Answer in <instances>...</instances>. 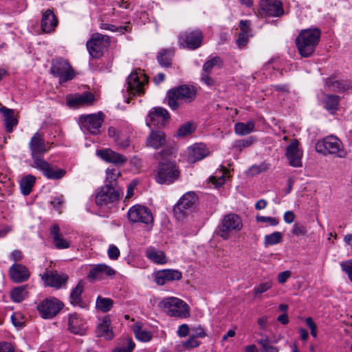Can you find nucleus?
Wrapping results in <instances>:
<instances>
[{
  "mask_svg": "<svg viewBox=\"0 0 352 352\" xmlns=\"http://www.w3.org/2000/svg\"><path fill=\"white\" fill-rule=\"evenodd\" d=\"M173 154V148L164 147L155 154V158L160 160L155 174V180L158 184L169 185L178 179L180 172L176 163L168 159Z\"/></svg>",
  "mask_w": 352,
  "mask_h": 352,
  "instance_id": "1",
  "label": "nucleus"
},
{
  "mask_svg": "<svg viewBox=\"0 0 352 352\" xmlns=\"http://www.w3.org/2000/svg\"><path fill=\"white\" fill-rule=\"evenodd\" d=\"M321 31L318 28L302 30L296 38V43L300 54L309 57L314 53L320 41Z\"/></svg>",
  "mask_w": 352,
  "mask_h": 352,
  "instance_id": "2",
  "label": "nucleus"
},
{
  "mask_svg": "<svg viewBox=\"0 0 352 352\" xmlns=\"http://www.w3.org/2000/svg\"><path fill=\"white\" fill-rule=\"evenodd\" d=\"M167 100L170 108L176 110L184 103H190L196 98V90L193 87L181 85L167 93Z\"/></svg>",
  "mask_w": 352,
  "mask_h": 352,
  "instance_id": "3",
  "label": "nucleus"
},
{
  "mask_svg": "<svg viewBox=\"0 0 352 352\" xmlns=\"http://www.w3.org/2000/svg\"><path fill=\"white\" fill-rule=\"evenodd\" d=\"M158 307L168 316L178 318H186L190 316V307L184 300L176 297L163 298Z\"/></svg>",
  "mask_w": 352,
  "mask_h": 352,
  "instance_id": "4",
  "label": "nucleus"
},
{
  "mask_svg": "<svg viewBox=\"0 0 352 352\" xmlns=\"http://www.w3.org/2000/svg\"><path fill=\"white\" fill-rule=\"evenodd\" d=\"M243 227L241 217L234 213H229L223 217L221 223L215 230L217 236L224 240L230 239L232 233L238 232Z\"/></svg>",
  "mask_w": 352,
  "mask_h": 352,
  "instance_id": "5",
  "label": "nucleus"
},
{
  "mask_svg": "<svg viewBox=\"0 0 352 352\" xmlns=\"http://www.w3.org/2000/svg\"><path fill=\"white\" fill-rule=\"evenodd\" d=\"M316 151L324 155L333 154L338 157H345L347 152L343 148L341 141L336 136H327L318 140L316 144Z\"/></svg>",
  "mask_w": 352,
  "mask_h": 352,
  "instance_id": "6",
  "label": "nucleus"
},
{
  "mask_svg": "<svg viewBox=\"0 0 352 352\" xmlns=\"http://www.w3.org/2000/svg\"><path fill=\"white\" fill-rule=\"evenodd\" d=\"M29 148L33 160L32 164H36L44 160L43 155L50 151V146L49 142L45 140L43 133L37 131L31 138Z\"/></svg>",
  "mask_w": 352,
  "mask_h": 352,
  "instance_id": "7",
  "label": "nucleus"
},
{
  "mask_svg": "<svg viewBox=\"0 0 352 352\" xmlns=\"http://www.w3.org/2000/svg\"><path fill=\"white\" fill-rule=\"evenodd\" d=\"M104 117V114L102 111L97 113L81 115L78 118L79 125L84 132L98 135L100 133Z\"/></svg>",
  "mask_w": 352,
  "mask_h": 352,
  "instance_id": "8",
  "label": "nucleus"
},
{
  "mask_svg": "<svg viewBox=\"0 0 352 352\" xmlns=\"http://www.w3.org/2000/svg\"><path fill=\"white\" fill-rule=\"evenodd\" d=\"M148 82V76L141 69H136L131 72L127 78L126 90L130 96L143 95L144 86Z\"/></svg>",
  "mask_w": 352,
  "mask_h": 352,
  "instance_id": "9",
  "label": "nucleus"
},
{
  "mask_svg": "<svg viewBox=\"0 0 352 352\" xmlns=\"http://www.w3.org/2000/svg\"><path fill=\"white\" fill-rule=\"evenodd\" d=\"M197 197L193 192L185 193L174 206L173 212L178 220H182L190 214L197 201Z\"/></svg>",
  "mask_w": 352,
  "mask_h": 352,
  "instance_id": "10",
  "label": "nucleus"
},
{
  "mask_svg": "<svg viewBox=\"0 0 352 352\" xmlns=\"http://www.w3.org/2000/svg\"><path fill=\"white\" fill-rule=\"evenodd\" d=\"M110 44L108 36L100 33H94L87 42V48L90 55L95 58L101 57Z\"/></svg>",
  "mask_w": 352,
  "mask_h": 352,
  "instance_id": "11",
  "label": "nucleus"
},
{
  "mask_svg": "<svg viewBox=\"0 0 352 352\" xmlns=\"http://www.w3.org/2000/svg\"><path fill=\"white\" fill-rule=\"evenodd\" d=\"M50 71L54 76L59 78L60 83L72 80L75 75L70 63L63 58L52 60Z\"/></svg>",
  "mask_w": 352,
  "mask_h": 352,
  "instance_id": "12",
  "label": "nucleus"
},
{
  "mask_svg": "<svg viewBox=\"0 0 352 352\" xmlns=\"http://www.w3.org/2000/svg\"><path fill=\"white\" fill-rule=\"evenodd\" d=\"M120 196L119 191L114 186L105 184L98 189L95 201L101 208L109 207V205L119 200Z\"/></svg>",
  "mask_w": 352,
  "mask_h": 352,
  "instance_id": "13",
  "label": "nucleus"
},
{
  "mask_svg": "<svg viewBox=\"0 0 352 352\" xmlns=\"http://www.w3.org/2000/svg\"><path fill=\"white\" fill-rule=\"evenodd\" d=\"M63 307V303L56 298H46L37 305V309L43 318H52Z\"/></svg>",
  "mask_w": 352,
  "mask_h": 352,
  "instance_id": "14",
  "label": "nucleus"
},
{
  "mask_svg": "<svg viewBox=\"0 0 352 352\" xmlns=\"http://www.w3.org/2000/svg\"><path fill=\"white\" fill-rule=\"evenodd\" d=\"M31 166L40 170L43 173V176L48 179H60L66 174V170L65 169L52 166L45 160L36 164H31Z\"/></svg>",
  "mask_w": 352,
  "mask_h": 352,
  "instance_id": "15",
  "label": "nucleus"
},
{
  "mask_svg": "<svg viewBox=\"0 0 352 352\" xmlns=\"http://www.w3.org/2000/svg\"><path fill=\"white\" fill-rule=\"evenodd\" d=\"M128 218L133 223L148 224L153 222V218L151 211L145 206L135 205L128 211Z\"/></svg>",
  "mask_w": 352,
  "mask_h": 352,
  "instance_id": "16",
  "label": "nucleus"
},
{
  "mask_svg": "<svg viewBox=\"0 0 352 352\" xmlns=\"http://www.w3.org/2000/svg\"><path fill=\"white\" fill-rule=\"evenodd\" d=\"M203 38V34L199 30L186 31L179 35V43L190 50H196L201 46Z\"/></svg>",
  "mask_w": 352,
  "mask_h": 352,
  "instance_id": "17",
  "label": "nucleus"
},
{
  "mask_svg": "<svg viewBox=\"0 0 352 352\" xmlns=\"http://www.w3.org/2000/svg\"><path fill=\"white\" fill-rule=\"evenodd\" d=\"M41 278L47 286L60 289L66 286L69 276L57 271L46 270Z\"/></svg>",
  "mask_w": 352,
  "mask_h": 352,
  "instance_id": "18",
  "label": "nucleus"
},
{
  "mask_svg": "<svg viewBox=\"0 0 352 352\" xmlns=\"http://www.w3.org/2000/svg\"><path fill=\"white\" fill-rule=\"evenodd\" d=\"M169 118L170 115L166 109L162 107H153L149 111L146 122L149 127L151 124L162 126Z\"/></svg>",
  "mask_w": 352,
  "mask_h": 352,
  "instance_id": "19",
  "label": "nucleus"
},
{
  "mask_svg": "<svg viewBox=\"0 0 352 352\" xmlns=\"http://www.w3.org/2000/svg\"><path fill=\"white\" fill-rule=\"evenodd\" d=\"M8 275L12 282L20 283L25 282L29 279L30 272L25 265L14 263L10 267Z\"/></svg>",
  "mask_w": 352,
  "mask_h": 352,
  "instance_id": "20",
  "label": "nucleus"
},
{
  "mask_svg": "<svg viewBox=\"0 0 352 352\" xmlns=\"http://www.w3.org/2000/svg\"><path fill=\"white\" fill-rule=\"evenodd\" d=\"M286 157L289 160V165L294 167H301L302 153L299 149V142L294 140L286 148Z\"/></svg>",
  "mask_w": 352,
  "mask_h": 352,
  "instance_id": "21",
  "label": "nucleus"
},
{
  "mask_svg": "<svg viewBox=\"0 0 352 352\" xmlns=\"http://www.w3.org/2000/svg\"><path fill=\"white\" fill-rule=\"evenodd\" d=\"M260 8L268 16H280L284 13L282 3L276 0H262Z\"/></svg>",
  "mask_w": 352,
  "mask_h": 352,
  "instance_id": "22",
  "label": "nucleus"
},
{
  "mask_svg": "<svg viewBox=\"0 0 352 352\" xmlns=\"http://www.w3.org/2000/svg\"><path fill=\"white\" fill-rule=\"evenodd\" d=\"M166 144V135L162 130L151 129L146 140V146L157 150Z\"/></svg>",
  "mask_w": 352,
  "mask_h": 352,
  "instance_id": "23",
  "label": "nucleus"
},
{
  "mask_svg": "<svg viewBox=\"0 0 352 352\" xmlns=\"http://www.w3.org/2000/svg\"><path fill=\"white\" fill-rule=\"evenodd\" d=\"M116 274V271L110 266L100 263L93 266L87 275V278L89 279H102L104 275L111 277Z\"/></svg>",
  "mask_w": 352,
  "mask_h": 352,
  "instance_id": "24",
  "label": "nucleus"
},
{
  "mask_svg": "<svg viewBox=\"0 0 352 352\" xmlns=\"http://www.w3.org/2000/svg\"><path fill=\"white\" fill-rule=\"evenodd\" d=\"M324 87L329 91L341 92L352 88V84L345 80H339L332 76L324 80Z\"/></svg>",
  "mask_w": 352,
  "mask_h": 352,
  "instance_id": "25",
  "label": "nucleus"
},
{
  "mask_svg": "<svg viewBox=\"0 0 352 352\" xmlns=\"http://www.w3.org/2000/svg\"><path fill=\"white\" fill-rule=\"evenodd\" d=\"M97 155L105 162H110L116 165H122L127 161V157L126 156L109 148L97 151Z\"/></svg>",
  "mask_w": 352,
  "mask_h": 352,
  "instance_id": "26",
  "label": "nucleus"
},
{
  "mask_svg": "<svg viewBox=\"0 0 352 352\" xmlns=\"http://www.w3.org/2000/svg\"><path fill=\"white\" fill-rule=\"evenodd\" d=\"M85 320L76 313L71 314L68 317V329L74 334L82 335L86 331Z\"/></svg>",
  "mask_w": 352,
  "mask_h": 352,
  "instance_id": "27",
  "label": "nucleus"
},
{
  "mask_svg": "<svg viewBox=\"0 0 352 352\" xmlns=\"http://www.w3.org/2000/svg\"><path fill=\"white\" fill-rule=\"evenodd\" d=\"M57 25L58 19L52 10L47 9L43 13L41 28L44 32H52L55 30Z\"/></svg>",
  "mask_w": 352,
  "mask_h": 352,
  "instance_id": "28",
  "label": "nucleus"
},
{
  "mask_svg": "<svg viewBox=\"0 0 352 352\" xmlns=\"http://www.w3.org/2000/svg\"><path fill=\"white\" fill-rule=\"evenodd\" d=\"M208 155L206 146L203 144H195L188 148V162L195 163L202 160Z\"/></svg>",
  "mask_w": 352,
  "mask_h": 352,
  "instance_id": "29",
  "label": "nucleus"
},
{
  "mask_svg": "<svg viewBox=\"0 0 352 352\" xmlns=\"http://www.w3.org/2000/svg\"><path fill=\"white\" fill-rule=\"evenodd\" d=\"M50 234L54 244L57 249H67L70 246V241L63 238L58 225L54 224L50 228Z\"/></svg>",
  "mask_w": 352,
  "mask_h": 352,
  "instance_id": "30",
  "label": "nucleus"
},
{
  "mask_svg": "<svg viewBox=\"0 0 352 352\" xmlns=\"http://www.w3.org/2000/svg\"><path fill=\"white\" fill-rule=\"evenodd\" d=\"M0 113L3 115L7 132L11 133L13 127L18 123L16 118L14 117V110L3 106L0 108Z\"/></svg>",
  "mask_w": 352,
  "mask_h": 352,
  "instance_id": "31",
  "label": "nucleus"
},
{
  "mask_svg": "<svg viewBox=\"0 0 352 352\" xmlns=\"http://www.w3.org/2000/svg\"><path fill=\"white\" fill-rule=\"evenodd\" d=\"M95 100L94 95L91 92H84L81 94H78L73 98L72 100L68 101L70 106H88L93 104Z\"/></svg>",
  "mask_w": 352,
  "mask_h": 352,
  "instance_id": "32",
  "label": "nucleus"
},
{
  "mask_svg": "<svg viewBox=\"0 0 352 352\" xmlns=\"http://www.w3.org/2000/svg\"><path fill=\"white\" fill-rule=\"evenodd\" d=\"M111 320L106 316L101 323L98 325L97 333L98 337H103L106 340H111L113 337V332L110 329Z\"/></svg>",
  "mask_w": 352,
  "mask_h": 352,
  "instance_id": "33",
  "label": "nucleus"
},
{
  "mask_svg": "<svg viewBox=\"0 0 352 352\" xmlns=\"http://www.w3.org/2000/svg\"><path fill=\"white\" fill-rule=\"evenodd\" d=\"M322 101L324 104V108L331 111V113H333L338 109V106L339 104L340 97L336 95H329L324 93H322Z\"/></svg>",
  "mask_w": 352,
  "mask_h": 352,
  "instance_id": "34",
  "label": "nucleus"
},
{
  "mask_svg": "<svg viewBox=\"0 0 352 352\" xmlns=\"http://www.w3.org/2000/svg\"><path fill=\"white\" fill-rule=\"evenodd\" d=\"M255 126V122L251 120L246 123L237 122L234 124V131L239 135H246L251 133Z\"/></svg>",
  "mask_w": 352,
  "mask_h": 352,
  "instance_id": "35",
  "label": "nucleus"
},
{
  "mask_svg": "<svg viewBox=\"0 0 352 352\" xmlns=\"http://www.w3.org/2000/svg\"><path fill=\"white\" fill-rule=\"evenodd\" d=\"M148 258L156 263L163 264L166 262L164 253L161 250H157L155 248H148L146 252Z\"/></svg>",
  "mask_w": 352,
  "mask_h": 352,
  "instance_id": "36",
  "label": "nucleus"
},
{
  "mask_svg": "<svg viewBox=\"0 0 352 352\" xmlns=\"http://www.w3.org/2000/svg\"><path fill=\"white\" fill-rule=\"evenodd\" d=\"M35 181V177L32 175H28L21 179L20 188L23 195H28L31 192Z\"/></svg>",
  "mask_w": 352,
  "mask_h": 352,
  "instance_id": "37",
  "label": "nucleus"
},
{
  "mask_svg": "<svg viewBox=\"0 0 352 352\" xmlns=\"http://www.w3.org/2000/svg\"><path fill=\"white\" fill-rule=\"evenodd\" d=\"M173 55L172 50H162L157 55V59L160 65L168 67L171 65V57Z\"/></svg>",
  "mask_w": 352,
  "mask_h": 352,
  "instance_id": "38",
  "label": "nucleus"
},
{
  "mask_svg": "<svg viewBox=\"0 0 352 352\" xmlns=\"http://www.w3.org/2000/svg\"><path fill=\"white\" fill-rule=\"evenodd\" d=\"M83 292V285L80 281L72 289L70 294V302L73 305H80L82 298L81 295Z\"/></svg>",
  "mask_w": 352,
  "mask_h": 352,
  "instance_id": "39",
  "label": "nucleus"
},
{
  "mask_svg": "<svg viewBox=\"0 0 352 352\" xmlns=\"http://www.w3.org/2000/svg\"><path fill=\"white\" fill-rule=\"evenodd\" d=\"M11 298L15 302H21L27 297L26 285L14 288L10 293Z\"/></svg>",
  "mask_w": 352,
  "mask_h": 352,
  "instance_id": "40",
  "label": "nucleus"
},
{
  "mask_svg": "<svg viewBox=\"0 0 352 352\" xmlns=\"http://www.w3.org/2000/svg\"><path fill=\"white\" fill-rule=\"evenodd\" d=\"M106 181L109 186H114L117 179L121 175L120 171L118 168H108L106 170Z\"/></svg>",
  "mask_w": 352,
  "mask_h": 352,
  "instance_id": "41",
  "label": "nucleus"
},
{
  "mask_svg": "<svg viewBox=\"0 0 352 352\" xmlns=\"http://www.w3.org/2000/svg\"><path fill=\"white\" fill-rule=\"evenodd\" d=\"M261 346L262 352H279L278 347L272 344V341L267 336L258 340Z\"/></svg>",
  "mask_w": 352,
  "mask_h": 352,
  "instance_id": "42",
  "label": "nucleus"
},
{
  "mask_svg": "<svg viewBox=\"0 0 352 352\" xmlns=\"http://www.w3.org/2000/svg\"><path fill=\"white\" fill-rule=\"evenodd\" d=\"M113 305V300L111 298L98 297L96 307L102 312H107L111 310Z\"/></svg>",
  "mask_w": 352,
  "mask_h": 352,
  "instance_id": "43",
  "label": "nucleus"
},
{
  "mask_svg": "<svg viewBox=\"0 0 352 352\" xmlns=\"http://www.w3.org/2000/svg\"><path fill=\"white\" fill-rule=\"evenodd\" d=\"M283 234L280 232H274L265 236L264 245L265 246L273 245L281 242Z\"/></svg>",
  "mask_w": 352,
  "mask_h": 352,
  "instance_id": "44",
  "label": "nucleus"
},
{
  "mask_svg": "<svg viewBox=\"0 0 352 352\" xmlns=\"http://www.w3.org/2000/svg\"><path fill=\"white\" fill-rule=\"evenodd\" d=\"M222 65V61L220 57L214 56L212 58L207 60L203 65V72L207 73H211L212 69L215 66H218L221 67Z\"/></svg>",
  "mask_w": 352,
  "mask_h": 352,
  "instance_id": "45",
  "label": "nucleus"
},
{
  "mask_svg": "<svg viewBox=\"0 0 352 352\" xmlns=\"http://www.w3.org/2000/svg\"><path fill=\"white\" fill-rule=\"evenodd\" d=\"M195 130L194 124L191 122H186L178 129L176 136L184 137L191 134Z\"/></svg>",
  "mask_w": 352,
  "mask_h": 352,
  "instance_id": "46",
  "label": "nucleus"
},
{
  "mask_svg": "<svg viewBox=\"0 0 352 352\" xmlns=\"http://www.w3.org/2000/svg\"><path fill=\"white\" fill-rule=\"evenodd\" d=\"M166 280L168 282L173 281V280H179L182 277V274L181 272L177 270H172V269H166L164 270Z\"/></svg>",
  "mask_w": 352,
  "mask_h": 352,
  "instance_id": "47",
  "label": "nucleus"
},
{
  "mask_svg": "<svg viewBox=\"0 0 352 352\" xmlns=\"http://www.w3.org/2000/svg\"><path fill=\"white\" fill-rule=\"evenodd\" d=\"M272 287V283L271 281H267L265 283H261L256 287H255L253 289L254 296H256L258 294H261L270 289H271Z\"/></svg>",
  "mask_w": 352,
  "mask_h": 352,
  "instance_id": "48",
  "label": "nucleus"
},
{
  "mask_svg": "<svg viewBox=\"0 0 352 352\" xmlns=\"http://www.w3.org/2000/svg\"><path fill=\"white\" fill-rule=\"evenodd\" d=\"M135 344L131 338H127L126 344L116 349L113 352H132Z\"/></svg>",
  "mask_w": 352,
  "mask_h": 352,
  "instance_id": "49",
  "label": "nucleus"
},
{
  "mask_svg": "<svg viewBox=\"0 0 352 352\" xmlns=\"http://www.w3.org/2000/svg\"><path fill=\"white\" fill-rule=\"evenodd\" d=\"M253 143L252 138H249L245 140H239L234 142L233 147L241 151L245 147H248Z\"/></svg>",
  "mask_w": 352,
  "mask_h": 352,
  "instance_id": "50",
  "label": "nucleus"
},
{
  "mask_svg": "<svg viewBox=\"0 0 352 352\" xmlns=\"http://www.w3.org/2000/svg\"><path fill=\"white\" fill-rule=\"evenodd\" d=\"M256 219L258 222L269 223L270 226H276L278 224L279 221L275 217H265L257 215Z\"/></svg>",
  "mask_w": 352,
  "mask_h": 352,
  "instance_id": "51",
  "label": "nucleus"
},
{
  "mask_svg": "<svg viewBox=\"0 0 352 352\" xmlns=\"http://www.w3.org/2000/svg\"><path fill=\"white\" fill-rule=\"evenodd\" d=\"M307 232V228L302 224L295 223L292 227V233L296 236H305Z\"/></svg>",
  "mask_w": 352,
  "mask_h": 352,
  "instance_id": "52",
  "label": "nucleus"
},
{
  "mask_svg": "<svg viewBox=\"0 0 352 352\" xmlns=\"http://www.w3.org/2000/svg\"><path fill=\"white\" fill-rule=\"evenodd\" d=\"M340 266L342 271L347 274L349 278L352 282V259L342 262Z\"/></svg>",
  "mask_w": 352,
  "mask_h": 352,
  "instance_id": "53",
  "label": "nucleus"
},
{
  "mask_svg": "<svg viewBox=\"0 0 352 352\" xmlns=\"http://www.w3.org/2000/svg\"><path fill=\"white\" fill-rule=\"evenodd\" d=\"M135 336L138 340H142L143 342H148L152 338V336L150 332L142 329L135 331Z\"/></svg>",
  "mask_w": 352,
  "mask_h": 352,
  "instance_id": "54",
  "label": "nucleus"
},
{
  "mask_svg": "<svg viewBox=\"0 0 352 352\" xmlns=\"http://www.w3.org/2000/svg\"><path fill=\"white\" fill-rule=\"evenodd\" d=\"M108 256L111 260H117L120 256L119 249L114 245H110L107 251Z\"/></svg>",
  "mask_w": 352,
  "mask_h": 352,
  "instance_id": "55",
  "label": "nucleus"
},
{
  "mask_svg": "<svg viewBox=\"0 0 352 352\" xmlns=\"http://www.w3.org/2000/svg\"><path fill=\"white\" fill-rule=\"evenodd\" d=\"M199 345V342L192 336H191L186 341L183 342V346L187 349L197 347Z\"/></svg>",
  "mask_w": 352,
  "mask_h": 352,
  "instance_id": "56",
  "label": "nucleus"
},
{
  "mask_svg": "<svg viewBox=\"0 0 352 352\" xmlns=\"http://www.w3.org/2000/svg\"><path fill=\"white\" fill-rule=\"evenodd\" d=\"M268 169V165L265 163H262L260 165H254L250 168V172L252 175L258 174L264 172Z\"/></svg>",
  "mask_w": 352,
  "mask_h": 352,
  "instance_id": "57",
  "label": "nucleus"
},
{
  "mask_svg": "<svg viewBox=\"0 0 352 352\" xmlns=\"http://www.w3.org/2000/svg\"><path fill=\"white\" fill-rule=\"evenodd\" d=\"M165 272L163 270L158 271L155 276V283L159 285H163L168 283Z\"/></svg>",
  "mask_w": 352,
  "mask_h": 352,
  "instance_id": "58",
  "label": "nucleus"
},
{
  "mask_svg": "<svg viewBox=\"0 0 352 352\" xmlns=\"http://www.w3.org/2000/svg\"><path fill=\"white\" fill-rule=\"evenodd\" d=\"M192 336L197 338H204L206 336L205 329L200 325L192 328Z\"/></svg>",
  "mask_w": 352,
  "mask_h": 352,
  "instance_id": "59",
  "label": "nucleus"
},
{
  "mask_svg": "<svg viewBox=\"0 0 352 352\" xmlns=\"http://www.w3.org/2000/svg\"><path fill=\"white\" fill-rule=\"evenodd\" d=\"M239 27L241 30V33H245L246 34L250 35L251 29H250V22L248 20H242L239 23Z\"/></svg>",
  "mask_w": 352,
  "mask_h": 352,
  "instance_id": "60",
  "label": "nucleus"
},
{
  "mask_svg": "<svg viewBox=\"0 0 352 352\" xmlns=\"http://www.w3.org/2000/svg\"><path fill=\"white\" fill-rule=\"evenodd\" d=\"M250 35H248V34H246L245 33H239V37H238V39L236 41V43H237V45L239 47H245L248 42V39H249V36Z\"/></svg>",
  "mask_w": 352,
  "mask_h": 352,
  "instance_id": "61",
  "label": "nucleus"
},
{
  "mask_svg": "<svg viewBox=\"0 0 352 352\" xmlns=\"http://www.w3.org/2000/svg\"><path fill=\"white\" fill-rule=\"evenodd\" d=\"M210 73L202 72L201 75V80L208 86H214L215 84L214 80L210 76Z\"/></svg>",
  "mask_w": 352,
  "mask_h": 352,
  "instance_id": "62",
  "label": "nucleus"
},
{
  "mask_svg": "<svg viewBox=\"0 0 352 352\" xmlns=\"http://www.w3.org/2000/svg\"><path fill=\"white\" fill-rule=\"evenodd\" d=\"M306 324L309 327L311 330V335L314 338H316L317 336V327L315 322H314L313 319L311 317L306 318Z\"/></svg>",
  "mask_w": 352,
  "mask_h": 352,
  "instance_id": "63",
  "label": "nucleus"
},
{
  "mask_svg": "<svg viewBox=\"0 0 352 352\" xmlns=\"http://www.w3.org/2000/svg\"><path fill=\"white\" fill-rule=\"evenodd\" d=\"M210 181L214 185L215 188H219L221 186L225 183V177L224 175H222L217 177L215 176H212L210 177Z\"/></svg>",
  "mask_w": 352,
  "mask_h": 352,
  "instance_id": "64",
  "label": "nucleus"
}]
</instances>
